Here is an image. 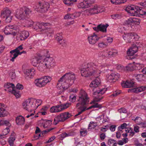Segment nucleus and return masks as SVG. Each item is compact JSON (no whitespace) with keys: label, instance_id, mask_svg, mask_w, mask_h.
Listing matches in <instances>:
<instances>
[{"label":"nucleus","instance_id":"obj_22","mask_svg":"<svg viewBox=\"0 0 146 146\" xmlns=\"http://www.w3.org/2000/svg\"><path fill=\"white\" fill-rule=\"evenodd\" d=\"M146 90V86H141L133 89H129L128 90V92L138 93L143 92Z\"/></svg>","mask_w":146,"mask_h":146},{"label":"nucleus","instance_id":"obj_55","mask_svg":"<svg viewBox=\"0 0 146 146\" xmlns=\"http://www.w3.org/2000/svg\"><path fill=\"white\" fill-rule=\"evenodd\" d=\"M111 2L115 5L119 4L123 2L120 0H111Z\"/></svg>","mask_w":146,"mask_h":146},{"label":"nucleus","instance_id":"obj_50","mask_svg":"<svg viewBox=\"0 0 146 146\" xmlns=\"http://www.w3.org/2000/svg\"><path fill=\"white\" fill-rule=\"evenodd\" d=\"M71 135L70 133H64L60 135V138L61 139H63L66 137L70 136Z\"/></svg>","mask_w":146,"mask_h":146},{"label":"nucleus","instance_id":"obj_44","mask_svg":"<svg viewBox=\"0 0 146 146\" xmlns=\"http://www.w3.org/2000/svg\"><path fill=\"white\" fill-rule=\"evenodd\" d=\"M108 46L107 43L104 42L102 41H101L99 42L98 45V47L102 48H104Z\"/></svg>","mask_w":146,"mask_h":146},{"label":"nucleus","instance_id":"obj_33","mask_svg":"<svg viewBox=\"0 0 146 146\" xmlns=\"http://www.w3.org/2000/svg\"><path fill=\"white\" fill-rule=\"evenodd\" d=\"M55 38L60 44H62V42H64L62 33H58L55 36Z\"/></svg>","mask_w":146,"mask_h":146},{"label":"nucleus","instance_id":"obj_56","mask_svg":"<svg viewBox=\"0 0 146 146\" xmlns=\"http://www.w3.org/2000/svg\"><path fill=\"white\" fill-rule=\"evenodd\" d=\"M70 101L71 102H74L76 101V96L72 94L69 97Z\"/></svg>","mask_w":146,"mask_h":146},{"label":"nucleus","instance_id":"obj_41","mask_svg":"<svg viewBox=\"0 0 146 146\" xmlns=\"http://www.w3.org/2000/svg\"><path fill=\"white\" fill-rule=\"evenodd\" d=\"M50 111L51 113H58L59 111L57 105L51 107L50 108Z\"/></svg>","mask_w":146,"mask_h":146},{"label":"nucleus","instance_id":"obj_10","mask_svg":"<svg viewBox=\"0 0 146 146\" xmlns=\"http://www.w3.org/2000/svg\"><path fill=\"white\" fill-rule=\"evenodd\" d=\"M72 115L68 112H64L61 113L56 117L54 119V123L56 125L59 122H64L70 118Z\"/></svg>","mask_w":146,"mask_h":146},{"label":"nucleus","instance_id":"obj_34","mask_svg":"<svg viewBox=\"0 0 146 146\" xmlns=\"http://www.w3.org/2000/svg\"><path fill=\"white\" fill-rule=\"evenodd\" d=\"M136 79L138 81H145V76L143 74H136L135 75Z\"/></svg>","mask_w":146,"mask_h":146},{"label":"nucleus","instance_id":"obj_43","mask_svg":"<svg viewBox=\"0 0 146 146\" xmlns=\"http://www.w3.org/2000/svg\"><path fill=\"white\" fill-rule=\"evenodd\" d=\"M126 132L129 133V135L131 137H132L135 134V132H134V131H133V128L131 127L129 128L126 130Z\"/></svg>","mask_w":146,"mask_h":146},{"label":"nucleus","instance_id":"obj_19","mask_svg":"<svg viewBox=\"0 0 146 146\" xmlns=\"http://www.w3.org/2000/svg\"><path fill=\"white\" fill-rule=\"evenodd\" d=\"M100 38L95 33L88 37V40L90 44L92 45L95 44L99 40Z\"/></svg>","mask_w":146,"mask_h":146},{"label":"nucleus","instance_id":"obj_32","mask_svg":"<svg viewBox=\"0 0 146 146\" xmlns=\"http://www.w3.org/2000/svg\"><path fill=\"white\" fill-rule=\"evenodd\" d=\"M136 19L134 18H131L126 20L125 23L127 25H132L134 24H136Z\"/></svg>","mask_w":146,"mask_h":146},{"label":"nucleus","instance_id":"obj_63","mask_svg":"<svg viewBox=\"0 0 146 146\" xmlns=\"http://www.w3.org/2000/svg\"><path fill=\"white\" fill-rule=\"evenodd\" d=\"M119 112L121 113H126L127 112V110L124 108H121L118 110Z\"/></svg>","mask_w":146,"mask_h":146},{"label":"nucleus","instance_id":"obj_58","mask_svg":"<svg viewBox=\"0 0 146 146\" xmlns=\"http://www.w3.org/2000/svg\"><path fill=\"white\" fill-rule=\"evenodd\" d=\"M10 131V130L9 128L7 127L4 129L3 131V135H6L8 134Z\"/></svg>","mask_w":146,"mask_h":146},{"label":"nucleus","instance_id":"obj_16","mask_svg":"<svg viewBox=\"0 0 146 146\" xmlns=\"http://www.w3.org/2000/svg\"><path fill=\"white\" fill-rule=\"evenodd\" d=\"M23 49L22 45H20L15 49L11 50L10 53L11 54L10 57L11 58L10 59V61L13 62L15 59L18 56L19 53Z\"/></svg>","mask_w":146,"mask_h":146},{"label":"nucleus","instance_id":"obj_21","mask_svg":"<svg viewBox=\"0 0 146 146\" xmlns=\"http://www.w3.org/2000/svg\"><path fill=\"white\" fill-rule=\"evenodd\" d=\"M101 83V80L100 78H97L92 81L90 84V86L91 88L94 92L95 88L98 87Z\"/></svg>","mask_w":146,"mask_h":146},{"label":"nucleus","instance_id":"obj_25","mask_svg":"<svg viewBox=\"0 0 146 146\" xmlns=\"http://www.w3.org/2000/svg\"><path fill=\"white\" fill-rule=\"evenodd\" d=\"M26 76H28L30 78H32L35 74V70L33 68L27 69L24 72Z\"/></svg>","mask_w":146,"mask_h":146},{"label":"nucleus","instance_id":"obj_12","mask_svg":"<svg viewBox=\"0 0 146 146\" xmlns=\"http://www.w3.org/2000/svg\"><path fill=\"white\" fill-rule=\"evenodd\" d=\"M49 7V3L45 2H40L36 4L34 8L37 11L44 12L48 10Z\"/></svg>","mask_w":146,"mask_h":146},{"label":"nucleus","instance_id":"obj_7","mask_svg":"<svg viewBox=\"0 0 146 146\" xmlns=\"http://www.w3.org/2000/svg\"><path fill=\"white\" fill-rule=\"evenodd\" d=\"M104 8L100 5H95L92 7L86 9L84 11V14L85 15L91 16L103 12Z\"/></svg>","mask_w":146,"mask_h":146},{"label":"nucleus","instance_id":"obj_42","mask_svg":"<svg viewBox=\"0 0 146 146\" xmlns=\"http://www.w3.org/2000/svg\"><path fill=\"white\" fill-rule=\"evenodd\" d=\"M133 63L134 64L133 65L134 66V70H139L143 67V65L140 63H135V62H133Z\"/></svg>","mask_w":146,"mask_h":146},{"label":"nucleus","instance_id":"obj_37","mask_svg":"<svg viewBox=\"0 0 146 146\" xmlns=\"http://www.w3.org/2000/svg\"><path fill=\"white\" fill-rule=\"evenodd\" d=\"M134 68L133 64H129L125 67V71L133 70H134Z\"/></svg>","mask_w":146,"mask_h":146},{"label":"nucleus","instance_id":"obj_26","mask_svg":"<svg viewBox=\"0 0 146 146\" xmlns=\"http://www.w3.org/2000/svg\"><path fill=\"white\" fill-rule=\"evenodd\" d=\"M15 87V85L13 84L8 83L4 85V90L11 93L14 89Z\"/></svg>","mask_w":146,"mask_h":146},{"label":"nucleus","instance_id":"obj_8","mask_svg":"<svg viewBox=\"0 0 146 146\" xmlns=\"http://www.w3.org/2000/svg\"><path fill=\"white\" fill-rule=\"evenodd\" d=\"M118 52L113 48H108L105 49L102 52L98 54V57L102 58H106L116 56Z\"/></svg>","mask_w":146,"mask_h":146},{"label":"nucleus","instance_id":"obj_46","mask_svg":"<svg viewBox=\"0 0 146 146\" xmlns=\"http://www.w3.org/2000/svg\"><path fill=\"white\" fill-rule=\"evenodd\" d=\"M19 92V91L14 89L11 93L15 96L17 98H20L21 96Z\"/></svg>","mask_w":146,"mask_h":146},{"label":"nucleus","instance_id":"obj_47","mask_svg":"<svg viewBox=\"0 0 146 146\" xmlns=\"http://www.w3.org/2000/svg\"><path fill=\"white\" fill-rule=\"evenodd\" d=\"M42 78L46 84L52 80L51 78L48 76H45L43 77Z\"/></svg>","mask_w":146,"mask_h":146},{"label":"nucleus","instance_id":"obj_36","mask_svg":"<svg viewBox=\"0 0 146 146\" xmlns=\"http://www.w3.org/2000/svg\"><path fill=\"white\" fill-rule=\"evenodd\" d=\"M15 138L13 135H11L9 139L8 142L9 145L11 146H13L14 145V142L15 140Z\"/></svg>","mask_w":146,"mask_h":146},{"label":"nucleus","instance_id":"obj_53","mask_svg":"<svg viewBox=\"0 0 146 146\" xmlns=\"http://www.w3.org/2000/svg\"><path fill=\"white\" fill-rule=\"evenodd\" d=\"M127 124L125 123H124L118 127V129L121 131L122 129H125L127 126Z\"/></svg>","mask_w":146,"mask_h":146},{"label":"nucleus","instance_id":"obj_11","mask_svg":"<svg viewBox=\"0 0 146 146\" xmlns=\"http://www.w3.org/2000/svg\"><path fill=\"white\" fill-rule=\"evenodd\" d=\"M139 44H140L141 45L140 43H137L136 44H133L128 50L127 51V54L128 55L127 56V59L129 60H132L134 58L133 55L137 52L138 48L141 47L140 45H138Z\"/></svg>","mask_w":146,"mask_h":146},{"label":"nucleus","instance_id":"obj_35","mask_svg":"<svg viewBox=\"0 0 146 146\" xmlns=\"http://www.w3.org/2000/svg\"><path fill=\"white\" fill-rule=\"evenodd\" d=\"M77 0H63L64 3L68 6H72L73 3L77 1Z\"/></svg>","mask_w":146,"mask_h":146},{"label":"nucleus","instance_id":"obj_18","mask_svg":"<svg viewBox=\"0 0 146 146\" xmlns=\"http://www.w3.org/2000/svg\"><path fill=\"white\" fill-rule=\"evenodd\" d=\"M50 26V24L49 23H44L43 22L40 23H35L34 24L32 27L34 29L37 30H39V31L40 32L41 29H43L45 27Z\"/></svg>","mask_w":146,"mask_h":146},{"label":"nucleus","instance_id":"obj_51","mask_svg":"<svg viewBox=\"0 0 146 146\" xmlns=\"http://www.w3.org/2000/svg\"><path fill=\"white\" fill-rule=\"evenodd\" d=\"M116 144V141L115 140L111 139H109L108 141V145H114Z\"/></svg>","mask_w":146,"mask_h":146},{"label":"nucleus","instance_id":"obj_13","mask_svg":"<svg viewBox=\"0 0 146 146\" xmlns=\"http://www.w3.org/2000/svg\"><path fill=\"white\" fill-rule=\"evenodd\" d=\"M141 9V7L138 6L131 5L127 6L125 10L130 15L134 16L137 15Z\"/></svg>","mask_w":146,"mask_h":146},{"label":"nucleus","instance_id":"obj_20","mask_svg":"<svg viewBox=\"0 0 146 146\" xmlns=\"http://www.w3.org/2000/svg\"><path fill=\"white\" fill-rule=\"evenodd\" d=\"M109 26L108 24H106L105 25L100 24L97 27L93 28V29L97 32L101 31L103 32L106 33L107 28Z\"/></svg>","mask_w":146,"mask_h":146},{"label":"nucleus","instance_id":"obj_49","mask_svg":"<svg viewBox=\"0 0 146 146\" xmlns=\"http://www.w3.org/2000/svg\"><path fill=\"white\" fill-rule=\"evenodd\" d=\"M52 124V121L50 120H47L45 121L43 125V127L45 128H47L48 126H49Z\"/></svg>","mask_w":146,"mask_h":146},{"label":"nucleus","instance_id":"obj_17","mask_svg":"<svg viewBox=\"0 0 146 146\" xmlns=\"http://www.w3.org/2000/svg\"><path fill=\"white\" fill-rule=\"evenodd\" d=\"M50 26H46L43 29L40 30L41 33L44 35V36L50 37L52 36L54 33L53 29L51 28Z\"/></svg>","mask_w":146,"mask_h":146},{"label":"nucleus","instance_id":"obj_45","mask_svg":"<svg viewBox=\"0 0 146 146\" xmlns=\"http://www.w3.org/2000/svg\"><path fill=\"white\" fill-rule=\"evenodd\" d=\"M80 135L83 136H86L87 134V130L85 128H82L80 129Z\"/></svg>","mask_w":146,"mask_h":146},{"label":"nucleus","instance_id":"obj_9","mask_svg":"<svg viewBox=\"0 0 146 146\" xmlns=\"http://www.w3.org/2000/svg\"><path fill=\"white\" fill-rule=\"evenodd\" d=\"M123 38L127 43H131L137 40L139 38V36L133 33H124L122 35Z\"/></svg>","mask_w":146,"mask_h":146},{"label":"nucleus","instance_id":"obj_38","mask_svg":"<svg viewBox=\"0 0 146 146\" xmlns=\"http://www.w3.org/2000/svg\"><path fill=\"white\" fill-rule=\"evenodd\" d=\"M35 83L36 86L39 87L41 88L44 86L39 78L35 80Z\"/></svg>","mask_w":146,"mask_h":146},{"label":"nucleus","instance_id":"obj_3","mask_svg":"<svg viewBox=\"0 0 146 146\" xmlns=\"http://www.w3.org/2000/svg\"><path fill=\"white\" fill-rule=\"evenodd\" d=\"M31 64L34 66L38 65L37 68L41 72H44L47 69L53 67L55 65L54 60L51 57H46L44 58L35 57L31 59Z\"/></svg>","mask_w":146,"mask_h":146},{"label":"nucleus","instance_id":"obj_14","mask_svg":"<svg viewBox=\"0 0 146 146\" xmlns=\"http://www.w3.org/2000/svg\"><path fill=\"white\" fill-rule=\"evenodd\" d=\"M11 11L8 9H3L2 11L1 14V17L5 19V21L7 23H10L12 19V17L11 15Z\"/></svg>","mask_w":146,"mask_h":146},{"label":"nucleus","instance_id":"obj_4","mask_svg":"<svg viewBox=\"0 0 146 146\" xmlns=\"http://www.w3.org/2000/svg\"><path fill=\"white\" fill-rule=\"evenodd\" d=\"M31 12L30 9L25 7L17 9L16 12L15 16L18 19L21 21V22L27 27H33L34 22L31 19L27 17Z\"/></svg>","mask_w":146,"mask_h":146},{"label":"nucleus","instance_id":"obj_2","mask_svg":"<svg viewBox=\"0 0 146 146\" xmlns=\"http://www.w3.org/2000/svg\"><path fill=\"white\" fill-rule=\"evenodd\" d=\"M106 63H94L91 62L87 63L81 70L82 76L88 77L92 75L99 76L104 68L108 66Z\"/></svg>","mask_w":146,"mask_h":146},{"label":"nucleus","instance_id":"obj_39","mask_svg":"<svg viewBox=\"0 0 146 146\" xmlns=\"http://www.w3.org/2000/svg\"><path fill=\"white\" fill-rule=\"evenodd\" d=\"M97 126L96 123H95L93 121H91L88 125V129H94Z\"/></svg>","mask_w":146,"mask_h":146},{"label":"nucleus","instance_id":"obj_5","mask_svg":"<svg viewBox=\"0 0 146 146\" xmlns=\"http://www.w3.org/2000/svg\"><path fill=\"white\" fill-rule=\"evenodd\" d=\"M75 79V76L74 73H66L58 80L57 87L59 89H66L74 83Z\"/></svg>","mask_w":146,"mask_h":146},{"label":"nucleus","instance_id":"obj_54","mask_svg":"<svg viewBox=\"0 0 146 146\" xmlns=\"http://www.w3.org/2000/svg\"><path fill=\"white\" fill-rule=\"evenodd\" d=\"M106 79L107 80L110 82H113V76L111 74H108L106 76Z\"/></svg>","mask_w":146,"mask_h":146},{"label":"nucleus","instance_id":"obj_64","mask_svg":"<svg viewBox=\"0 0 146 146\" xmlns=\"http://www.w3.org/2000/svg\"><path fill=\"white\" fill-rule=\"evenodd\" d=\"M125 30V29L124 27H121L119 28L118 29V31L119 33H122L123 31Z\"/></svg>","mask_w":146,"mask_h":146},{"label":"nucleus","instance_id":"obj_59","mask_svg":"<svg viewBox=\"0 0 146 146\" xmlns=\"http://www.w3.org/2000/svg\"><path fill=\"white\" fill-rule=\"evenodd\" d=\"M64 19H72V14L67 13L64 17Z\"/></svg>","mask_w":146,"mask_h":146},{"label":"nucleus","instance_id":"obj_6","mask_svg":"<svg viewBox=\"0 0 146 146\" xmlns=\"http://www.w3.org/2000/svg\"><path fill=\"white\" fill-rule=\"evenodd\" d=\"M42 103L41 100L30 98L24 102L22 104V106L24 109L31 111L36 109Z\"/></svg>","mask_w":146,"mask_h":146},{"label":"nucleus","instance_id":"obj_15","mask_svg":"<svg viewBox=\"0 0 146 146\" xmlns=\"http://www.w3.org/2000/svg\"><path fill=\"white\" fill-rule=\"evenodd\" d=\"M81 2L77 5V7L79 8H86L90 7L94 3L93 0H79Z\"/></svg>","mask_w":146,"mask_h":146},{"label":"nucleus","instance_id":"obj_48","mask_svg":"<svg viewBox=\"0 0 146 146\" xmlns=\"http://www.w3.org/2000/svg\"><path fill=\"white\" fill-rule=\"evenodd\" d=\"M116 68L119 71L121 72L125 71V67L122 65H119L117 66Z\"/></svg>","mask_w":146,"mask_h":146},{"label":"nucleus","instance_id":"obj_29","mask_svg":"<svg viewBox=\"0 0 146 146\" xmlns=\"http://www.w3.org/2000/svg\"><path fill=\"white\" fill-rule=\"evenodd\" d=\"M14 29V26L10 25L6 26L5 28L3 30V31L6 35L11 34L10 32L11 31V29Z\"/></svg>","mask_w":146,"mask_h":146},{"label":"nucleus","instance_id":"obj_40","mask_svg":"<svg viewBox=\"0 0 146 146\" xmlns=\"http://www.w3.org/2000/svg\"><path fill=\"white\" fill-rule=\"evenodd\" d=\"M111 74L113 76V82L117 80L120 77V74L118 73L113 72Z\"/></svg>","mask_w":146,"mask_h":146},{"label":"nucleus","instance_id":"obj_23","mask_svg":"<svg viewBox=\"0 0 146 146\" xmlns=\"http://www.w3.org/2000/svg\"><path fill=\"white\" fill-rule=\"evenodd\" d=\"M121 85L124 88H130L134 86V82L132 80H127L126 82H123Z\"/></svg>","mask_w":146,"mask_h":146},{"label":"nucleus","instance_id":"obj_60","mask_svg":"<svg viewBox=\"0 0 146 146\" xmlns=\"http://www.w3.org/2000/svg\"><path fill=\"white\" fill-rule=\"evenodd\" d=\"M113 41V39L112 38L110 37H107L106 39V43H107L108 44L111 43Z\"/></svg>","mask_w":146,"mask_h":146},{"label":"nucleus","instance_id":"obj_24","mask_svg":"<svg viewBox=\"0 0 146 146\" xmlns=\"http://www.w3.org/2000/svg\"><path fill=\"white\" fill-rule=\"evenodd\" d=\"M71 104L70 102L57 105L59 112L62 111L68 108Z\"/></svg>","mask_w":146,"mask_h":146},{"label":"nucleus","instance_id":"obj_52","mask_svg":"<svg viewBox=\"0 0 146 146\" xmlns=\"http://www.w3.org/2000/svg\"><path fill=\"white\" fill-rule=\"evenodd\" d=\"M72 15V19H74L77 17H79L81 15V13L80 12H75Z\"/></svg>","mask_w":146,"mask_h":146},{"label":"nucleus","instance_id":"obj_62","mask_svg":"<svg viewBox=\"0 0 146 146\" xmlns=\"http://www.w3.org/2000/svg\"><path fill=\"white\" fill-rule=\"evenodd\" d=\"M99 136L100 139L102 141L104 140L106 137V134L105 133L100 134Z\"/></svg>","mask_w":146,"mask_h":146},{"label":"nucleus","instance_id":"obj_27","mask_svg":"<svg viewBox=\"0 0 146 146\" xmlns=\"http://www.w3.org/2000/svg\"><path fill=\"white\" fill-rule=\"evenodd\" d=\"M29 33L28 31H23L22 33L19 34V38L18 40H23L26 39L29 36Z\"/></svg>","mask_w":146,"mask_h":146},{"label":"nucleus","instance_id":"obj_61","mask_svg":"<svg viewBox=\"0 0 146 146\" xmlns=\"http://www.w3.org/2000/svg\"><path fill=\"white\" fill-rule=\"evenodd\" d=\"M2 125H5L6 126H9L10 124L9 121L7 120H2Z\"/></svg>","mask_w":146,"mask_h":146},{"label":"nucleus","instance_id":"obj_31","mask_svg":"<svg viewBox=\"0 0 146 146\" xmlns=\"http://www.w3.org/2000/svg\"><path fill=\"white\" fill-rule=\"evenodd\" d=\"M7 111L3 108L0 103V117L6 116L8 114Z\"/></svg>","mask_w":146,"mask_h":146},{"label":"nucleus","instance_id":"obj_30","mask_svg":"<svg viewBox=\"0 0 146 146\" xmlns=\"http://www.w3.org/2000/svg\"><path fill=\"white\" fill-rule=\"evenodd\" d=\"M49 108L48 105L43 106L40 110L39 113L41 115H46L47 113V111Z\"/></svg>","mask_w":146,"mask_h":146},{"label":"nucleus","instance_id":"obj_57","mask_svg":"<svg viewBox=\"0 0 146 146\" xmlns=\"http://www.w3.org/2000/svg\"><path fill=\"white\" fill-rule=\"evenodd\" d=\"M133 131L135 133H138L139 132V127L137 125H134Z\"/></svg>","mask_w":146,"mask_h":146},{"label":"nucleus","instance_id":"obj_28","mask_svg":"<svg viewBox=\"0 0 146 146\" xmlns=\"http://www.w3.org/2000/svg\"><path fill=\"white\" fill-rule=\"evenodd\" d=\"M16 124L18 125H23L25 123V119L22 116L19 115L16 117Z\"/></svg>","mask_w":146,"mask_h":146},{"label":"nucleus","instance_id":"obj_1","mask_svg":"<svg viewBox=\"0 0 146 146\" xmlns=\"http://www.w3.org/2000/svg\"><path fill=\"white\" fill-rule=\"evenodd\" d=\"M107 90L106 88H103L94 91V95L98 94V95L95 97L94 100L90 103V104H94L88 108H87L86 105L89 103V98L85 91L83 90H81L79 94L78 103L76 105V107L78 110V113L75 116L80 115L86 110L92 108H101V105L96 102H99L103 98V97L99 96V95L104 94Z\"/></svg>","mask_w":146,"mask_h":146}]
</instances>
